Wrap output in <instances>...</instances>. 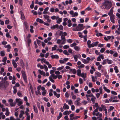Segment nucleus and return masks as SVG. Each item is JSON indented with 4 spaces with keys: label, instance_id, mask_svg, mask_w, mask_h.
Wrapping results in <instances>:
<instances>
[{
    "label": "nucleus",
    "instance_id": "2f4dec72",
    "mask_svg": "<svg viewBox=\"0 0 120 120\" xmlns=\"http://www.w3.org/2000/svg\"><path fill=\"white\" fill-rule=\"evenodd\" d=\"M68 26L69 27H70L72 25V24L71 23V21L70 19L68 20Z\"/></svg>",
    "mask_w": 120,
    "mask_h": 120
},
{
    "label": "nucleus",
    "instance_id": "a18cd8bd",
    "mask_svg": "<svg viewBox=\"0 0 120 120\" xmlns=\"http://www.w3.org/2000/svg\"><path fill=\"white\" fill-rule=\"evenodd\" d=\"M34 109V112L36 113H38V110H37V108L36 107H35L34 105L33 106Z\"/></svg>",
    "mask_w": 120,
    "mask_h": 120
},
{
    "label": "nucleus",
    "instance_id": "423d86ee",
    "mask_svg": "<svg viewBox=\"0 0 120 120\" xmlns=\"http://www.w3.org/2000/svg\"><path fill=\"white\" fill-rule=\"evenodd\" d=\"M69 13L71 15L72 17H74L75 16H77L78 15V14L77 12H75L74 13L73 11H70Z\"/></svg>",
    "mask_w": 120,
    "mask_h": 120
},
{
    "label": "nucleus",
    "instance_id": "aec40b11",
    "mask_svg": "<svg viewBox=\"0 0 120 120\" xmlns=\"http://www.w3.org/2000/svg\"><path fill=\"white\" fill-rule=\"evenodd\" d=\"M53 94L57 98H59L60 96V94H57L55 91H53Z\"/></svg>",
    "mask_w": 120,
    "mask_h": 120
},
{
    "label": "nucleus",
    "instance_id": "20e7f679",
    "mask_svg": "<svg viewBox=\"0 0 120 120\" xmlns=\"http://www.w3.org/2000/svg\"><path fill=\"white\" fill-rule=\"evenodd\" d=\"M21 72L22 77L24 80L25 82L27 83V78L25 72L23 71H22Z\"/></svg>",
    "mask_w": 120,
    "mask_h": 120
},
{
    "label": "nucleus",
    "instance_id": "ea45409f",
    "mask_svg": "<svg viewBox=\"0 0 120 120\" xmlns=\"http://www.w3.org/2000/svg\"><path fill=\"white\" fill-rule=\"evenodd\" d=\"M107 63L109 64H112V61L111 60H109L108 59H107Z\"/></svg>",
    "mask_w": 120,
    "mask_h": 120
},
{
    "label": "nucleus",
    "instance_id": "c756f323",
    "mask_svg": "<svg viewBox=\"0 0 120 120\" xmlns=\"http://www.w3.org/2000/svg\"><path fill=\"white\" fill-rule=\"evenodd\" d=\"M13 89L14 90L13 91L14 93V94H16L17 91V88L15 86H14L13 87Z\"/></svg>",
    "mask_w": 120,
    "mask_h": 120
},
{
    "label": "nucleus",
    "instance_id": "bb28decb",
    "mask_svg": "<svg viewBox=\"0 0 120 120\" xmlns=\"http://www.w3.org/2000/svg\"><path fill=\"white\" fill-rule=\"evenodd\" d=\"M74 115L73 114H71L70 115V120H73L74 119Z\"/></svg>",
    "mask_w": 120,
    "mask_h": 120
},
{
    "label": "nucleus",
    "instance_id": "49530a36",
    "mask_svg": "<svg viewBox=\"0 0 120 120\" xmlns=\"http://www.w3.org/2000/svg\"><path fill=\"white\" fill-rule=\"evenodd\" d=\"M24 25L25 28L27 30L28 29V23L26 22L25 21L24 22Z\"/></svg>",
    "mask_w": 120,
    "mask_h": 120
},
{
    "label": "nucleus",
    "instance_id": "774afa93",
    "mask_svg": "<svg viewBox=\"0 0 120 120\" xmlns=\"http://www.w3.org/2000/svg\"><path fill=\"white\" fill-rule=\"evenodd\" d=\"M65 97L68 98L69 96V94L68 92H66L65 93Z\"/></svg>",
    "mask_w": 120,
    "mask_h": 120
},
{
    "label": "nucleus",
    "instance_id": "e433bc0d",
    "mask_svg": "<svg viewBox=\"0 0 120 120\" xmlns=\"http://www.w3.org/2000/svg\"><path fill=\"white\" fill-rule=\"evenodd\" d=\"M58 15H56V16H53L51 17V19L52 20H54L56 19H56H57V18H58Z\"/></svg>",
    "mask_w": 120,
    "mask_h": 120
},
{
    "label": "nucleus",
    "instance_id": "37998d69",
    "mask_svg": "<svg viewBox=\"0 0 120 120\" xmlns=\"http://www.w3.org/2000/svg\"><path fill=\"white\" fill-rule=\"evenodd\" d=\"M74 49L76 51H78L80 49V48L79 47L76 46L74 47Z\"/></svg>",
    "mask_w": 120,
    "mask_h": 120
},
{
    "label": "nucleus",
    "instance_id": "72a5a7b5",
    "mask_svg": "<svg viewBox=\"0 0 120 120\" xmlns=\"http://www.w3.org/2000/svg\"><path fill=\"white\" fill-rule=\"evenodd\" d=\"M82 61L83 63L85 64H88L89 63V62H88V61H87L85 59H82Z\"/></svg>",
    "mask_w": 120,
    "mask_h": 120
},
{
    "label": "nucleus",
    "instance_id": "603ef678",
    "mask_svg": "<svg viewBox=\"0 0 120 120\" xmlns=\"http://www.w3.org/2000/svg\"><path fill=\"white\" fill-rule=\"evenodd\" d=\"M3 83H0V88H2L6 87Z\"/></svg>",
    "mask_w": 120,
    "mask_h": 120
},
{
    "label": "nucleus",
    "instance_id": "2eb2a0df",
    "mask_svg": "<svg viewBox=\"0 0 120 120\" xmlns=\"http://www.w3.org/2000/svg\"><path fill=\"white\" fill-rule=\"evenodd\" d=\"M95 115H95V116H98L97 117L101 118L102 116V113H100L99 112H98Z\"/></svg>",
    "mask_w": 120,
    "mask_h": 120
},
{
    "label": "nucleus",
    "instance_id": "6ab92c4d",
    "mask_svg": "<svg viewBox=\"0 0 120 120\" xmlns=\"http://www.w3.org/2000/svg\"><path fill=\"white\" fill-rule=\"evenodd\" d=\"M51 58L52 59L56 58V59H58L59 58L58 55H52L51 56Z\"/></svg>",
    "mask_w": 120,
    "mask_h": 120
},
{
    "label": "nucleus",
    "instance_id": "c9c22d12",
    "mask_svg": "<svg viewBox=\"0 0 120 120\" xmlns=\"http://www.w3.org/2000/svg\"><path fill=\"white\" fill-rule=\"evenodd\" d=\"M53 91V90L52 89H51L49 90V95L50 96H51L53 94L52 93V92Z\"/></svg>",
    "mask_w": 120,
    "mask_h": 120
},
{
    "label": "nucleus",
    "instance_id": "58836bf2",
    "mask_svg": "<svg viewBox=\"0 0 120 120\" xmlns=\"http://www.w3.org/2000/svg\"><path fill=\"white\" fill-rule=\"evenodd\" d=\"M95 74L98 77H100L101 76V74L98 72H96L95 73Z\"/></svg>",
    "mask_w": 120,
    "mask_h": 120
},
{
    "label": "nucleus",
    "instance_id": "a211bd4d",
    "mask_svg": "<svg viewBox=\"0 0 120 120\" xmlns=\"http://www.w3.org/2000/svg\"><path fill=\"white\" fill-rule=\"evenodd\" d=\"M113 8H112L110 10V11L108 13V14L109 16L113 15Z\"/></svg>",
    "mask_w": 120,
    "mask_h": 120
},
{
    "label": "nucleus",
    "instance_id": "69168bd1",
    "mask_svg": "<svg viewBox=\"0 0 120 120\" xmlns=\"http://www.w3.org/2000/svg\"><path fill=\"white\" fill-rule=\"evenodd\" d=\"M105 50V48H103L101 49L100 51L101 53H102Z\"/></svg>",
    "mask_w": 120,
    "mask_h": 120
},
{
    "label": "nucleus",
    "instance_id": "393cba45",
    "mask_svg": "<svg viewBox=\"0 0 120 120\" xmlns=\"http://www.w3.org/2000/svg\"><path fill=\"white\" fill-rule=\"evenodd\" d=\"M20 63L21 65L22 66V68H24L25 67L23 61L22 60H20Z\"/></svg>",
    "mask_w": 120,
    "mask_h": 120
},
{
    "label": "nucleus",
    "instance_id": "f704fd0d",
    "mask_svg": "<svg viewBox=\"0 0 120 120\" xmlns=\"http://www.w3.org/2000/svg\"><path fill=\"white\" fill-rule=\"evenodd\" d=\"M86 98H88L90 97H93V96H94V95H93V94L92 93H91L89 95H88V94H86Z\"/></svg>",
    "mask_w": 120,
    "mask_h": 120
},
{
    "label": "nucleus",
    "instance_id": "864d4df0",
    "mask_svg": "<svg viewBox=\"0 0 120 120\" xmlns=\"http://www.w3.org/2000/svg\"><path fill=\"white\" fill-rule=\"evenodd\" d=\"M44 68L45 71H47L48 70L47 66L45 64L44 65Z\"/></svg>",
    "mask_w": 120,
    "mask_h": 120
},
{
    "label": "nucleus",
    "instance_id": "f3484780",
    "mask_svg": "<svg viewBox=\"0 0 120 120\" xmlns=\"http://www.w3.org/2000/svg\"><path fill=\"white\" fill-rule=\"evenodd\" d=\"M74 104L76 105L80 106L81 105V103L78 101V100L75 101L74 102Z\"/></svg>",
    "mask_w": 120,
    "mask_h": 120
},
{
    "label": "nucleus",
    "instance_id": "dca6fc26",
    "mask_svg": "<svg viewBox=\"0 0 120 120\" xmlns=\"http://www.w3.org/2000/svg\"><path fill=\"white\" fill-rule=\"evenodd\" d=\"M58 25L57 24H56L55 25H53L50 28L51 29H53L56 28H58Z\"/></svg>",
    "mask_w": 120,
    "mask_h": 120
},
{
    "label": "nucleus",
    "instance_id": "c03bdc74",
    "mask_svg": "<svg viewBox=\"0 0 120 120\" xmlns=\"http://www.w3.org/2000/svg\"><path fill=\"white\" fill-rule=\"evenodd\" d=\"M70 70L74 74H75L76 73V70L75 69H70Z\"/></svg>",
    "mask_w": 120,
    "mask_h": 120
},
{
    "label": "nucleus",
    "instance_id": "13d9d810",
    "mask_svg": "<svg viewBox=\"0 0 120 120\" xmlns=\"http://www.w3.org/2000/svg\"><path fill=\"white\" fill-rule=\"evenodd\" d=\"M64 66H62L61 67H59L58 68H57V70L58 71H60L63 69H64Z\"/></svg>",
    "mask_w": 120,
    "mask_h": 120
},
{
    "label": "nucleus",
    "instance_id": "473e14b6",
    "mask_svg": "<svg viewBox=\"0 0 120 120\" xmlns=\"http://www.w3.org/2000/svg\"><path fill=\"white\" fill-rule=\"evenodd\" d=\"M92 80L93 82H95L96 80L97 79V77L95 76L94 77L92 76Z\"/></svg>",
    "mask_w": 120,
    "mask_h": 120
},
{
    "label": "nucleus",
    "instance_id": "4c0bfd02",
    "mask_svg": "<svg viewBox=\"0 0 120 120\" xmlns=\"http://www.w3.org/2000/svg\"><path fill=\"white\" fill-rule=\"evenodd\" d=\"M114 70L115 71V72L116 73H117L119 72L118 70V68L117 66H115L114 67Z\"/></svg>",
    "mask_w": 120,
    "mask_h": 120
},
{
    "label": "nucleus",
    "instance_id": "412c9836",
    "mask_svg": "<svg viewBox=\"0 0 120 120\" xmlns=\"http://www.w3.org/2000/svg\"><path fill=\"white\" fill-rule=\"evenodd\" d=\"M10 112L9 111L8 109V108L6 109V112L5 115L7 116H8L10 114Z\"/></svg>",
    "mask_w": 120,
    "mask_h": 120
},
{
    "label": "nucleus",
    "instance_id": "cd10ccee",
    "mask_svg": "<svg viewBox=\"0 0 120 120\" xmlns=\"http://www.w3.org/2000/svg\"><path fill=\"white\" fill-rule=\"evenodd\" d=\"M96 99V98L94 96H93V97H92L91 98V101H92L93 104H94L95 103V99Z\"/></svg>",
    "mask_w": 120,
    "mask_h": 120
},
{
    "label": "nucleus",
    "instance_id": "3c124183",
    "mask_svg": "<svg viewBox=\"0 0 120 120\" xmlns=\"http://www.w3.org/2000/svg\"><path fill=\"white\" fill-rule=\"evenodd\" d=\"M70 113L68 111H66L63 113V114L64 115H66L67 114L69 115Z\"/></svg>",
    "mask_w": 120,
    "mask_h": 120
},
{
    "label": "nucleus",
    "instance_id": "7c9ffc66",
    "mask_svg": "<svg viewBox=\"0 0 120 120\" xmlns=\"http://www.w3.org/2000/svg\"><path fill=\"white\" fill-rule=\"evenodd\" d=\"M5 120H16L13 116H11L10 118H6Z\"/></svg>",
    "mask_w": 120,
    "mask_h": 120
},
{
    "label": "nucleus",
    "instance_id": "4be33fe9",
    "mask_svg": "<svg viewBox=\"0 0 120 120\" xmlns=\"http://www.w3.org/2000/svg\"><path fill=\"white\" fill-rule=\"evenodd\" d=\"M36 21L38 22H39L41 23H43L44 22L42 19L39 18H37L36 19Z\"/></svg>",
    "mask_w": 120,
    "mask_h": 120
},
{
    "label": "nucleus",
    "instance_id": "5701e85b",
    "mask_svg": "<svg viewBox=\"0 0 120 120\" xmlns=\"http://www.w3.org/2000/svg\"><path fill=\"white\" fill-rule=\"evenodd\" d=\"M98 107L96 109H95L94 111L93 112V113H92V114L93 116H95V114H96V112H98Z\"/></svg>",
    "mask_w": 120,
    "mask_h": 120
},
{
    "label": "nucleus",
    "instance_id": "ddd939ff",
    "mask_svg": "<svg viewBox=\"0 0 120 120\" xmlns=\"http://www.w3.org/2000/svg\"><path fill=\"white\" fill-rule=\"evenodd\" d=\"M38 71L39 73L41 75H42L44 76H45V72H44L43 71H41V70L39 69L38 70Z\"/></svg>",
    "mask_w": 120,
    "mask_h": 120
},
{
    "label": "nucleus",
    "instance_id": "bf43d9fd",
    "mask_svg": "<svg viewBox=\"0 0 120 120\" xmlns=\"http://www.w3.org/2000/svg\"><path fill=\"white\" fill-rule=\"evenodd\" d=\"M74 59L75 62L77 61V58L78 57V56L76 55H75L74 56Z\"/></svg>",
    "mask_w": 120,
    "mask_h": 120
},
{
    "label": "nucleus",
    "instance_id": "6e6552de",
    "mask_svg": "<svg viewBox=\"0 0 120 120\" xmlns=\"http://www.w3.org/2000/svg\"><path fill=\"white\" fill-rule=\"evenodd\" d=\"M110 16L111 21L113 23H115L114 19H115V16L114 15L109 16Z\"/></svg>",
    "mask_w": 120,
    "mask_h": 120
},
{
    "label": "nucleus",
    "instance_id": "1a4fd4ad",
    "mask_svg": "<svg viewBox=\"0 0 120 120\" xmlns=\"http://www.w3.org/2000/svg\"><path fill=\"white\" fill-rule=\"evenodd\" d=\"M56 23L58 24H60V22L62 21V18H59L58 16V18H57V19H56Z\"/></svg>",
    "mask_w": 120,
    "mask_h": 120
},
{
    "label": "nucleus",
    "instance_id": "338daca9",
    "mask_svg": "<svg viewBox=\"0 0 120 120\" xmlns=\"http://www.w3.org/2000/svg\"><path fill=\"white\" fill-rule=\"evenodd\" d=\"M18 96L20 97H21L22 96V94L20 92H18L17 93Z\"/></svg>",
    "mask_w": 120,
    "mask_h": 120
},
{
    "label": "nucleus",
    "instance_id": "8fccbe9b",
    "mask_svg": "<svg viewBox=\"0 0 120 120\" xmlns=\"http://www.w3.org/2000/svg\"><path fill=\"white\" fill-rule=\"evenodd\" d=\"M31 42V40L30 39H27V42L28 45L29 46H30V44Z\"/></svg>",
    "mask_w": 120,
    "mask_h": 120
},
{
    "label": "nucleus",
    "instance_id": "f03ea898",
    "mask_svg": "<svg viewBox=\"0 0 120 120\" xmlns=\"http://www.w3.org/2000/svg\"><path fill=\"white\" fill-rule=\"evenodd\" d=\"M83 25L82 24H79L75 28H74L72 30L74 31H81L83 29Z\"/></svg>",
    "mask_w": 120,
    "mask_h": 120
},
{
    "label": "nucleus",
    "instance_id": "4d7b16f0",
    "mask_svg": "<svg viewBox=\"0 0 120 120\" xmlns=\"http://www.w3.org/2000/svg\"><path fill=\"white\" fill-rule=\"evenodd\" d=\"M99 90L100 91L99 93L100 94H102V87L101 86L99 88Z\"/></svg>",
    "mask_w": 120,
    "mask_h": 120
},
{
    "label": "nucleus",
    "instance_id": "f257e3e1",
    "mask_svg": "<svg viewBox=\"0 0 120 120\" xmlns=\"http://www.w3.org/2000/svg\"><path fill=\"white\" fill-rule=\"evenodd\" d=\"M112 6L111 3L108 0H106L105 1L104 3L101 4V7L103 9H105L106 8L107 9H109Z\"/></svg>",
    "mask_w": 120,
    "mask_h": 120
},
{
    "label": "nucleus",
    "instance_id": "9b49d317",
    "mask_svg": "<svg viewBox=\"0 0 120 120\" xmlns=\"http://www.w3.org/2000/svg\"><path fill=\"white\" fill-rule=\"evenodd\" d=\"M12 64L14 68H16L17 67V65L16 63L15 60H12Z\"/></svg>",
    "mask_w": 120,
    "mask_h": 120
},
{
    "label": "nucleus",
    "instance_id": "0e129e2a",
    "mask_svg": "<svg viewBox=\"0 0 120 120\" xmlns=\"http://www.w3.org/2000/svg\"><path fill=\"white\" fill-rule=\"evenodd\" d=\"M95 46V45L94 43H92L90 44V45L88 46V47L90 48L91 47H94Z\"/></svg>",
    "mask_w": 120,
    "mask_h": 120
},
{
    "label": "nucleus",
    "instance_id": "052dcab7",
    "mask_svg": "<svg viewBox=\"0 0 120 120\" xmlns=\"http://www.w3.org/2000/svg\"><path fill=\"white\" fill-rule=\"evenodd\" d=\"M77 45V44L75 43H73L71 44L70 45V46L71 47H73L74 46H76Z\"/></svg>",
    "mask_w": 120,
    "mask_h": 120
},
{
    "label": "nucleus",
    "instance_id": "5fc2aeb1",
    "mask_svg": "<svg viewBox=\"0 0 120 120\" xmlns=\"http://www.w3.org/2000/svg\"><path fill=\"white\" fill-rule=\"evenodd\" d=\"M96 35L97 36V37H99V36H103V35L101 33H97L96 34Z\"/></svg>",
    "mask_w": 120,
    "mask_h": 120
},
{
    "label": "nucleus",
    "instance_id": "de8ad7c7",
    "mask_svg": "<svg viewBox=\"0 0 120 120\" xmlns=\"http://www.w3.org/2000/svg\"><path fill=\"white\" fill-rule=\"evenodd\" d=\"M77 75L78 76H79L81 74V70L80 69H78L77 70Z\"/></svg>",
    "mask_w": 120,
    "mask_h": 120
},
{
    "label": "nucleus",
    "instance_id": "4468645a",
    "mask_svg": "<svg viewBox=\"0 0 120 120\" xmlns=\"http://www.w3.org/2000/svg\"><path fill=\"white\" fill-rule=\"evenodd\" d=\"M25 114V112L23 110H22L20 111V113L19 115V118H21L22 117L23 115Z\"/></svg>",
    "mask_w": 120,
    "mask_h": 120
},
{
    "label": "nucleus",
    "instance_id": "b1692460",
    "mask_svg": "<svg viewBox=\"0 0 120 120\" xmlns=\"http://www.w3.org/2000/svg\"><path fill=\"white\" fill-rule=\"evenodd\" d=\"M57 45H54L53 47H52V51H53L54 50H57Z\"/></svg>",
    "mask_w": 120,
    "mask_h": 120
},
{
    "label": "nucleus",
    "instance_id": "6e6d98bb",
    "mask_svg": "<svg viewBox=\"0 0 120 120\" xmlns=\"http://www.w3.org/2000/svg\"><path fill=\"white\" fill-rule=\"evenodd\" d=\"M85 75V74L84 73H82L80 74V75L79 76H81L84 78H85L86 77Z\"/></svg>",
    "mask_w": 120,
    "mask_h": 120
},
{
    "label": "nucleus",
    "instance_id": "e2e57ef3",
    "mask_svg": "<svg viewBox=\"0 0 120 120\" xmlns=\"http://www.w3.org/2000/svg\"><path fill=\"white\" fill-rule=\"evenodd\" d=\"M6 36L7 38H11V36L10 35L9 33L7 32L6 34Z\"/></svg>",
    "mask_w": 120,
    "mask_h": 120
},
{
    "label": "nucleus",
    "instance_id": "a878e982",
    "mask_svg": "<svg viewBox=\"0 0 120 120\" xmlns=\"http://www.w3.org/2000/svg\"><path fill=\"white\" fill-rule=\"evenodd\" d=\"M29 111V109L28 108H26V110L25 111V113L26 115L27 116H30L29 115L28 112Z\"/></svg>",
    "mask_w": 120,
    "mask_h": 120
},
{
    "label": "nucleus",
    "instance_id": "f8f14e48",
    "mask_svg": "<svg viewBox=\"0 0 120 120\" xmlns=\"http://www.w3.org/2000/svg\"><path fill=\"white\" fill-rule=\"evenodd\" d=\"M63 107L64 109H68L69 108L68 105L65 103L64 104Z\"/></svg>",
    "mask_w": 120,
    "mask_h": 120
},
{
    "label": "nucleus",
    "instance_id": "39448f33",
    "mask_svg": "<svg viewBox=\"0 0 120 120\" xmlns=\"http://www.w3.org/2000/svg\"><path fill=\"white\" fill-rule=\"evenodd\" d=\"M8 101L11 107H14L15 106L16 103L15 102H13V100L12 99H9Z\"/></svg>",
    "mask_w": 120,
    "mask_h": 120
},
{
    "label": "nucleus",
    "instance_id": "7ed1b4c3",
    "mask_svg": "<svg viewBox=\"0 0 120 120\" xmlns=\"http://www.w3.org/2000/svg\"><path fill=\"white\" fill-rule=\"evenodd\" d=\"M52 78L54 79H56L57 78V75H55L54 74H53L51 75L49 77V79L50 80L51 82H55L54 80H53Z\"/></svg>",
    "mask_w": 120,
    "mask_h": 120
},
{
    "label": "nucleus",
    "instance_id": "09e8293b",
    "mask_svg": "<svg viewBox=\"0 0 120 120\" xmlns=\"http://www.w3.org/2000/svg\"><path fill=\"white\" fill-rule=\"evenodd\" d=\"M1 56H3L5 55V52L4 51H1L0 52Z\"/></svg>",
    "mask_w": 120,
    "mask_h": 120
},
{
    "label": "nucleus",
    "instance_id": "680f3d73",
    "mask_svg": "<svg viewBox=\"0 0 120 120\" xmlns=\"http://www.w3.org/2000/svg\"><path fill=\"white\" fill-rule=\"evenodd\" d=\"M36 94L37 95H40L41 94V93L40 91L38 90L37 92L35 91Z\"/></svg>",
    "mask_w": 120,
    "mask_h": 120
},
{
    "label": "nucleus",
    "instance_id": "79ce46f5",
    "mask_svg": "<svg viewBox=\"0 0 120 120\" xmlns=\"http://www.w3.org/2000/svg\"><path fill=\"white\" fill-rule=\"evenodd\" d=\"M34 1H32V2L31 4L30 5V7L31 9H33L34 8Z\"/></svg>",
    "mask_w": 120,
    "mask_h": 120
},
{
    "label": "nucleus",
    "instance_id": "0eeeda50",
    "mask_svg": "<svg viewBox=\"0 0 120 120\" xmlns=\"http://www.w3.org/2000/svg\"><path fill=\"white\" fill-rule=\"evenodd\" d=\"M43 17L44 19L46 20L48 22H51V20L49 19L50 17L49 16L45 15H43Z\"/></svg>",
    "mask_w": 120,
    "mask_h": 120
},
{
    "label": "nucleus",
    "instance_id": "a19ab883",
    "mask_svg": "<svg viewBox=\"0 0 120 120\" xmlns=\"http://www.w3.org/2000/svg\"><path fill=\"white\" fill-rule=\"evenodd\" d=\"M21 19L23 20H24L25 18V16L22 13H21Z\"/></svg>",
    "mask_w": 120,
    "mask_h": 120
},
{
    "label": "nucleus",
    "instance_id": "c85d7f7f",
    "mask_svg": "<svg viewBox=\"0 0 120 120\" xmlns=\"http://www.w3.org/2000/svg\"><path fill=\"white\" fill-rule=\"evenodd\" d=\"M62 114L61 112H60L59 115L57 117V120H59L62 116Z\"/></svg>",
    "mask_w": 120,
    "mask_h": 120
},
{
    "label": "nucleus",
    "instance_id": "9d476101",
    "mask_svg": "<svg viewBox=\"0 0 120 120\" xmlns=\"http://www.w3.org/2000/svg\"><path fill=\"white\" fill-rule=\"evenodd\" d=\"M40 60L41 61V63L43 64V63H44L46 64L47 63H48L49 62L47 61L46 60V59L44 58H42L40 59Z\"/></svg>",
    "mask_w": 120,
    "mask_h": 120
}]
</instances>
